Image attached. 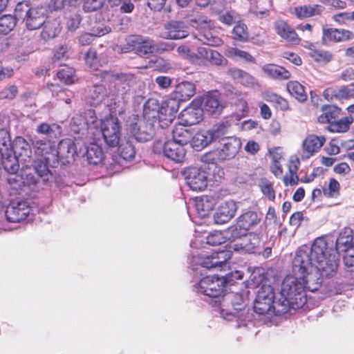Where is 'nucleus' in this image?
I'll use <instances>...</instances> for the list:
<instances>
[{
  "label": "nucleus",
  "instance_id": "21",
  "mask_svg": "<svg viewBox=\"0 0 354 354\" xmlns=\"http://www.w3.org/2000/svg\"><path fill=\"white\" fill-rule=\"evenodd\" d=\"M46 19V10L42 7L33 8L24 20L26 26L29 30L39 28Z\"/></svg>",
  "mask_w": 354,
  "mask_h": 354
},
{
  "label": "nucleus",
  "instance_id": "6",
  "mask_svg": "<svg viewBox=\"0 0 354 354\" xmlns=\"http://www.w3.org/2000/svg\"><path fill=\"white\" fill-rule=\"evenodd\" d=\"M274 293L270 285L263 284L259 288L254 303V310L259 315H264L272 309L274 312Z\"/></svg>",
  "mask_w": 354,
  "mask_h": 354
},
{
  "label": "nucleus",
  "instance_id": "33",
  "mask_svg": "<svg viewBox=\"0 0 354 354\" xmlns=\"http://www.w3.org/2000/svg\"><path fill=\"white\" fill-rule=\"evenodd\" d=\"M262 69L266 75L274 79L288 80L291 77L290 73L288 70L278 65L265 64Z\"/></svg>",
  "mask_w": 354,
  "mask_h": 354
},
{
  "label": "nucleus",
  "instance_id": "9",
  "mask_svg": "<svg viewBox=\"0 0 354 354\" xmlns=\"http://www.w3.org/2000/svg\"><path fill=\"white\" fill-rule=\"evenodd\" d=\"M263 246L261 234L249 233L230 246L235 251L248 254H260Z\"/></svg>",
  "mask_w": 354,
  "mask_h": 354
},
{
  "label": "nucleus",
  "instance_id": "31",
  "mask_svg": "<svg viewBox=\"0 0 354 354\" xmlns=\"http://www.w3.org/2000/svg\"><path fill=\"white\" fill-rule=\"evenodd\" d=\"M161 106L158 100L154 98L149 99L143 106V120L147 122H153L156 124Z\"/></svg>",
  "mask_w": 354,
  "mask_h": 354
},
{
  "label": "nucleus",
  "instance_id": "55",
  "mask_svg": "<svg viewBox=\"0 0 354 354\" xmlns=\"http://www.w3.org/2000/svg\"><path fill=\"white\" fill-rule=\"evenodd\" d=\"M227 125L224 123L218 124L210 129L208 132L212 136V142L221 139L225 138L227 134Z\"/></svg>",
  "mask_w": 354,
  "mask_h": 354
},
{
  "label": "nucleus",
  "instance_id": "34",
  "mask_svg": "<svg viewBox=\"0 0 354 354\" xmlns=\"http://www.w3.org/2000/svg\"><path fill=\"white\" fill-rule=\"evenodd\" d=\"M324 10L321 5H304L295 8V14L298 18L304 19L320 15Z\"/></svg>",
  "mask_w": 354,
  "mask_h": 354
},
{
  "label": "nucleus",
  "instance_id": "30",
  "mask_svg": "<svg viewBox=\"0 0 354 354\" xmlns=\"http://www.w3.org/2000/svg\"><path fill=\"white\" fill-rule=\"evenodd\" d=\"M216 205V200L214 197L203 196L197 198L195 201V208L201 218L207 216Z\"/></svg>",
  "mask_w": 354,
  "mask_h": 354
},
{
  "label": "nucleus",
  "instance_id": "13",
  "mask_svg": "<svg viewBox=\"0 0 354 354\" xmlns=\"http://www.w3.org/2000/svg\"><path fill=\"white\" fill-rule=\"evenodd\" d=\"M184 176L187 185L193 191L201 192L207 187V176L203 170L196 167H189L185 170Z\"/></svg>",
  "mask_w": 354,
  "mask_h": 354
},
{
  "label": "nucleus",
  "instance_id": "10",
  "mask_svg": "<svg viewBox=\"0 0 354 354\" xmlns=\"http://www.w3.org/2000/svg\"><path fill=\"white\" fill-rule=\"evenodd\" d=\"M161 149L165 156L175 162H183L185 158V146L176 142L167 140L163 145L159 142L154 145L153 150L156 153H160Z\"/></svg>",
  "mask_w": 354,
  "mask_h": 354
},
{
  "label": "nucleus",
  "instance_id": "19",
  "mask_svg": "<svg viewBox=\"0 0 354 354\" xmlns=\"http://www.w3.org/2000/svg\"><path fill=\"white\" fill-rule=\"evenodd\" d=\"M238 207L234 201L222 203L214 214V220L216 224H224L229 222L235 215Z\"/></svg>",
  "mask_w": 354,
  "mask_h": 354
},
{
  "label": "nucleus",
  "instance_id": "37",
  "mask_svg": "<svg viewBox=\"0 0 354 354\" xmlns=\"http://www.w3.org/2000/svg\"><path fill=\"white\" fill-rule=\"evenodd\" d=\"M1 164L6 171L9 174L17 173L19 170V158L15 155H12L11 151L1 153Z\"/></svg>",
  "mask_w": 354,
  "mask_h": 354
},
{
  "label": "nucleus",
  "instance_id": "43",
  "mask_svg": "<svg viewBox=\"0 0 354 354\" xmlns=\"http://www.w3.org/2000/svg\"><path fill=\"white\" fill-rule=\"evenodd\" d=\"M354 118L352 116H346L339 120H335L328 124L327 129L331 132L343 133L348 130L350 125L353 122Z\"/></svg>",
  "mask_w": 354,
  "mask_h": 354
},
{
  "label": "nucleus",
  "instance_id": "18",
  "mask_svg": "<svg viewBox=\"0 0 354 354\" xmlns=\"http://www.w3.org/2000/svg\"><path fill=\"white\" fill-rule=\"evenodd\" d=\"M325 142L326 138L323 136L308 135L302 142L301 158L302 160L308 159L322 148Z\"/></svg>",
  "mask_w": 354,
  "mask_h": 354
},
{
  "label": "nucleus",
  "instance_id": "41",
  "mask_svg": "<svg viewBox=\"0 0 354 354\" xmlns=\"http://www.w3.org/2000/svg\"><path fill=\"white\" fill-rule=\"evenodd\" d=\"M204 109L211 114H218L223 109L218 96L216 93L206 95L204 100Z\"/></svg>",
  "mask_w": 354,
  "mask_h": 354
},
{
  "label": "nucleus",
  "instance_id": "22",
  "mask_svg": "<svg viewBox=\"0 0 354 354\" xmlns=\"http://www.w3.org/2000/svg\"><path fill=\"white\" fill-rule=\"evenodd\" d=\"M203 113L201 108L190 106L181 111L180 119L184 126H192L202 120Z\"/></svg>",
  "mask_w": 354,
  "mask_h": 354
},
{
  "label": "nucleus",
  "instance_id": "26",
  "mask_svg": "<svg viewBox=\"0 0 354 354\" xmlns=\"http://www.w3.org/2000/svg\"><path fill=\"white\" fill-rule=\"evenodd\" d=\"M196 91L195 85L190 82H182L177 84L174 91V100L179 104L180 101H186L190 99ZM172 100V98L171 99Z\"/></svg>",
  "mask_w": 354,
  "mask_h": 354
},
{
  "label": "nucleus",
  "instance_id": "24",
  "mask_svg": "<svg viewBox=\"0 0 354 354\" xmlns=\"http://www.w3.org/2000/svg\"><path fill=\"white\" fill-rule=\"evenodd\" d=\"M75 153V144L71 140H61L56 148L57 164L59 160H66L69 162L71 159H73Z\"/></svg>",
  "mask_w": 354,
  "mask_h": 354
},
{
  "label": "nucleus",
  "instance_id": "47",
  "mask_svg": "<svg viewBox=\"0 0 354 354\" xmlns=\"http://www.w3.org/2000/svg\"><path fill=\"white\" fill-rule=\"evenodd\" d=\"M120 156L125 160H132L136 155V149L129 140L120 143L118 147Z\"/></svg>",
  "mask_w": 354,
  "mask_h": 354
},
{
  "label": "nucleus",
  "instance_id": "59",
  "mask_svg": "<svg viewBox=\"0 0 354 354\" xmlns=\"http://www.w3.org/2000/svg\"><path fill=\"white\" fill-rule=\"evenodd\" d=\"M6 180L10 188L15 190L20 189L23 184H26L24 178L21 176V173L20 176L17 175V173L9 174Z\"/></svg>",
  "mask_w": 354,
  "mask_h": 354
},
{
  "label": "nucleus",
  "instance_id": "40",
  "mask_svg": "<svg viewBox=\"0 0 354 354\" xmlns=\"http://www.w3.org/2000/svg\"><path fill=\"white\" fill-rule=\"evenodd\" d=\"M212 142V136L208 131L196 133L192 139V146L196 151H200Z\"/></svg>",
  "mask_w": 354,
  "mask_h": 354
},
{
  "label": "nucleus",
  "instance_id": "23",
  "mask_svg": "<svg viewBox=\"0 0 354 354\" xmlns=\"http://www.w3.org/2000/svg\"><path fill=\"white\" fill-rule=\"evenodd\" d=\"M277 33L286 41L292 44H299L300 39L295 31L284 21L279 20L274 23Z\"/></svg>",
  "mask_w": 354,
  "mask_h": 354
},
{
  "label": "nucleus",
  "instance_id": "52",
  "mask_svg": "<svg viewBox=\"0 0 354 354\" xmlns=\"http://www.w3.org/2000/svg\"><path fill=\"white\" fill-rule=\"evenodd\" d=\"M57 75L58 78L66 84H71L75 82V70L68 66L59 70Z\"/></svg>",
  "mask_w": 354,
  "mask_h": 354
},
{
  "label": "nucleus",
  "instance_id": "38",
  "mask_svg": "<svg viewBox=\"0 0 354 354\" xmlns=\"http://www.w3.org/2000/svg\"><path fill=\"white\" fill-rule=\"evenodd\" d=\"M185 127L183 124L176 125L172 131L173 139L170 141L176 142L183 146L187 145L192 138V134Z\"/></svg>",
  "mask_w": 354,
  "mask_h": 354
},
{
  "label": "nucleus",
  "instance_id": "60",
  "mask_svg": "<svg viewBox=\"0 0 354 354\" xmlns=\"http://www.w3.org/2000/svg\"><path fill=\"white\" fill-rule=\"evenodd\" d=\"M207 61L218 66H225L227 64V60L218 51L214 50L210 53Z\"/></svg>",
  "mask_w": 354,
  "mask_h": 354
},
{
  "label": "nucleus",
  "instance_id": "15",
  "mask_svg": "<svg viewBox=\"0 0 354 354\" xmlns=\"http://www.w3.org/2000/svg\"><path fill=\"white\" fill-rule=\"evenodd\" d=\"M179 104L176 100H168L164 102L157 118L156 123L162 129L168 127L176 117L178 111Z\"/></svg>",
  "mask_w": 354,
  "mask_h": 354
},
{
  "label": "nucleus",
  "instance_id": "45",
  "mask_svg": "<svg viewBox=\"0 0 354 354\" xmlns=\"http://www.w3.org/2000/svg\"><path fill=\"white\" fill-rule=\"evenodd\" d=\"M299 165V158H296L295 160H291L290 165L289 166V176L286 175L283 176V181L285 185H295L298 183L299 178L297 175V171L298 170Z\"/></svg>",
  "mask_w": 354,
  "mask_h": 354
},
{
  "label": "nucleus",
  "instance_id": "32",
  "mask_svg": "<svg viewBox=\"0 0 354 354\" xmlns=\"http://www.w3.org/2000/svg\"><path fill=\"white\" fill-rule=\"evenodd\" d=\"M42 26L44 28L41 32V37L45 41L55 38L61 30L60 23L57 19L45 20Z\"/></svg>",
  "mask_w": 354,
  "mask_h": 354
},
{
  "label": "nucleus",
  "instance_id": "35",
  "mask_svg": "<svg viewBox=\"0 0 354 354\" xmlns=\"http://www.w3.org/2000/svg\"><path fill=\"white\" fill-rule=\"evenodd\" d=\"M322 113L318 117L319 123L330 124L339 115L341 109L335 105H324L322 108Z\"/></svg>",
  "mask_w": 354,
  "mask_h": 354
},
{
  "label": "nucleus",
  "instance_id": "4",
  "mask_svg": "<svg viewBox=\"0 0 354 354\" xmlns=\"http://www.w3.org/2000/svg\"><path fill=\"white\" fill-rule=\"evenodd\" d=\"M222 148L216 149L206 153L202 160L204 162L216 163L233 158L241 147V142L236 137H227L223 139Z\"/></svg>",
  "mask_w": 354,
  "mask_h": 354
},
{
  "label": "nucleus",
  "instance_id": "61",
  "mask_svg": "<svg viewBox=\"0 0 354 354\" xmlns=\"http://www.w3.org/2000/svg\"><path fill=\"white\" fill-rule=\"evenodd\" d=\"M207 243L210 245H219L225 243V237L221 232L216 231L210 233L206 238Z\"/></svg>",
  "mask_w": 354,
  "mask_h": 354
},
{
  "label": "nucleus",
  "instance_id": "51",
  "mask_svg": "<svg viewBox=\"0 0 354 354\" xmlns=\"http://www.w3.org/2000/svg\"><path fill=\"white\" fill-rule=\"evenodd\" d=\"M32 8L28 1L19 2L15 6L14 17L24 21Z\"/></svg>",
  "mask_w": 354,
  "mask_h": 354
},
{
  "label": "nucleus",
  "instance_id": "39",
  "mask_svg": "<svg viewBox=\"0 0 354 354\" xmlns=\"http://www.w3.org/2000/svg\"><path fill=\"white\" fill-rule=\"evenodd\" d=\"M106 95V89L102 84H94L87 91V98L91 105L98 104Z\"/></svg>",
  "mask_w": 354,
  "mask_h": 354
},
{
  "label": "nucleus",
  "instance_id": "3",
  "mask_svg": "<svg viewBox=\"0 0 354 354\" xmlns=\"http://www.w3.org/2000/svg\"><path fill=\"white\" fill-rule=\"evenodd\" d=\"M21 171L22 178L28 185H35L41 181L45 184L51 176L48 166L41 159L22 163Z\"/></svg>",
  "mask_w": 354,
  "mask_h": 354
},
{
  "label": "nucleus",
  "instance_id": "49",
  "mask_svg": "<svg viewBox=\"0 0 354 354\" xmlns=\"http://www.w3.org/2000/svg\"><path fill=\"white\" fill-rule=\"evenodd\" d=\"M313 44L310 45V53L309 55L317 62L320 63H328L333 59L332 54L326 50H319L315 48H312Z\"/></svg>",
  "mask_w": 354,
  "mask_h": 354
},
{
  "label": "nucleus",
  "instance_id": "46",
  "mask_svg": "<svg viewBox=\"0 0 354 354\" xmlns=\"http://www.w3.org/2000/svg\"><path fill=\"white\" fill-rule=\"evenodd\" d=\"M224 54L225 56L230 58H239L249 63H254V58L248 52L239 50L236 48L228 47L225 51Z\"/></svg>",
  "mask_w": 354,
  "mask_h": 354
},
{
  "label": "nucleus",
  "instance_id": "5",
  "mask_svg": "<svg viewBox=\"0 0 354 354\" xmlns=\"http://www.w3.org/2000/svg\"><path fill=\"white\" fill-rule=\"evenodd\" d=\"M350 233V230H345L344 232L339 234L335 241L332 237H319L315 239H322L327 243V248L324 252V257L322 259L324 261H326V259L330 258V256L333 255L335 258L337 268H338V254L340 253L345 254L347 250L351 247L354 243L352 241L353 238Z\"/></svg>",
  "mask_w": 354,
  "mask_h": 354
},
{
  "label": "nucleus",
  "instance_id": "11",
  "mask_svg": "<svg viewBox=\"0 0 354 354\" xmlns=\"http://www.w3.org/2000/svg\"><path fill=\"white\" fill-rule=\"evenodd\" d=\"M32 145L35 153L43 158L41 160L47 166H56V147L54 142L47 139L35 138L32 140Z\"/></svg>",
  "mask_w": 354,
  "mask_h": 354
},
{
  "label": "nucleus",
  "instance_id": "12",
  "mask_svg": "<svg viewBox=\"0 0 354 354\" xmlns=\"http://www.w3.org/2000/svg\"><path fill=\"white\" fill-rule=\"evenodd\" d=\"M189 35V26L183 21L170 20L164 24L161 37L166 39H181Z\"/></svg>",
  "mask_w": 354,
  "mask_h": 354
},
{
  "label": "nucleus",
  "instance_id": "64",
  "mask_svg": "<svg viewBox=\"0 0 354 354\" xmlns=\"http://www.w3.org/2000/svg\"><path fill=\"white\" fill-rule=\"evenodd\" d=\"M177 52L179 55L184 58L189 59L192 61H195L198 57L196 53H195L189 46L184 44L178 47Z\"/></svg>",
  "mask_w": 354,
  "mask_h": 354
},
{
  "label": "nucleus",
  "instance_id": "7",
  "mask_svg": "<svg viewBox=\"0 0 354 354\" xmlns=\"http://www.w3.org/2000/svg\"><path fill=\"white\" fill-rule=\"evenodd\" d=\"M194 23L197 24L196 28L198 30V33L196 36L198 41L209 46H216L221 44V39L214 34L215 27L211 20L199 18L195 19Z\"/></svg>",
  "mask_w": 354,
  "mask_h": 354
},
{
  "label": "nucleus",
  "instance_id": "14",
  "mask_svg": "<svg viewBox=\"0 0 354 354\" xmlns=\"http://www.w3.org/2000/svg\"><path fill=\"white\" fill-rule=\"evenodd\" d=\"M231 251L221 250L213 252L210 255L202 257L198 263L207 269L218 268L223 270L226 262L231 258Z\"/></svg>",
  "mask_w": 354,
  "mask_h": 354
},
{
  "label": "nucleus",
  "instance_id": "1",
  "mask_svg": "<svg viewBox=\"0 0 354 354\" xmlns=\"http://www.w3.org/2000/svg\"><path fill=\"white\" fill-rule=\"evenodd\" d=\"M327 243L322 239L315 240L311 248L298 249L292 261L293 275L286 276L281 283L280 297L276 300L274 313H286L290 308L298 309L306 304V290L315 292L322 284L321 276L332 277L337 272L334 256L323 261Z\"/></svg>",
  "mask_w": 354,
  "mask_h": 354
},
{
  "label": "nucleus",
  "instance_id": "42",
  "mask_svg": "<svg viewBox=\"0 0 354 354\" xmlns=\"http://www.w3.org/2000/svg\"><path fill=\"white\" fill-rule=\"evenodd\" d=\"M85 156L88 162L91 165H97L104 158V153L102 148L96 144H91L86 147Z\"/></svg>",
  "mask_w": 354,
  "mask_h": 354
},
{
  "label": "nucleus",
  "instance_id": "25",
  "mask_svg": "<svg viewBox=\"0 0 354 354\" xmlns=\"http://www.w3.org/2000/svg\"><path fill=\"white\" fill-rule=\"evenodd\" d=\"M131 41L135 44V50L140 56L156 53V44L149 37H137Z\"/></svg>",
  "mask_w": 354,
  "mask_h": 354
},
{
  "label": "nucleus",
  "instance_id": "57",
  "mask_svg": "<svg viewBox=\"0 0 354 354\" xmlns=\"http://www.w3.org/2000/svg\"><path fill=\"white\" fill-rule=\"evenodd\" d=\"M111 6H119L120 12L122 13H131L134 10V4L131 0H110Z\"/></svg>",
  "mask_w": 354,
  "mask_h": 354
},
{
  "label": "nucleus",
  "instance_id": "62",
  "mask_svg": "<svg viewBox=\"0 0 354 354\" xmlns=\"http://www.w3.org/2000/svg\"><path fill=\"white\" fill-rule=\"evenodd\" d=\"M59 127L55 124L50 125L48 123L43 122L37 126L36 131L40 134L51 136L54 132L55 133L56 130L59 131Z\"/></svg>",
  "mask_w": 354,
  "mask_h": 354
},
{
  "label": "nucleus",
  "instance_id": "48",
  "mask_svg": "<svg viewBox=\"0 0 354 354\" xmlns=\"http://www.w3.org/2000/svg\"><path fill=\"white\" fill-rule=\"evenodd\" d=\"M231 74L235 80L241 84L250 86L254 84V78L249 73L238 68L231 70Z\"/></svg>",
  "mask_w": 354,
  "mask_h": 354
},
{
  "label": "nucleus",
  "instance_id": "17",
  "mask_svg": "<svg viewBox=\"0 0 354 354\" xmlns=\"http://www.w3.org/2000/svg\"><path fill=\"white\" fill-rule=\"evenodd\" d=\"M30 212V207L25 201L12 203L7 207L4 216L9 222L17 223L26 218Z\"/></svg>",
  "mask_w": 354,
  "mask_h": 354
},
{
  "label": "nucleus",
  "instance_id": "44",
  "mask_svg": "<svg viewBox=\"0 0 354 354\" xmlns=\"http://www.w3.org/2000/svg\"><path fill=\"white\" fill-rule=\"evenodd\" d=\"M287 90L292 97L300 102H304L307 99V95L304 86L297 81H290L288 82Z\"/></svg>",
  "mask_w": 354,
  "mask_h": 354
},
{
  "label": "nucleus",
  "instance_id": "2",
  "mask_svg": "<svg viewBox=\"0 0 354 354\" xmlns=\"http://www.w3.org/2000/svg\"><path fill=\"white\" fill-rule=\"evenodd\" d=\"M241 274L236 271L231 277H218L217 276H207L200 280L194 286V291L209 297L215 298V303L220 301L223 297L227 285L233 284L234 279H241Z\"/></svg>",
  "mask_w": 354,
  "mask_h": 354
},
{
  "label": "nucleus",
  "instance_id": "28",
  "mask_svg": "<svg viewBox=\"0 0 354 354\" xmlns=\"http://www.w3.org/2000/svg\"><path fill=\"white\" fill-rule=\"evenodd\" d=\"M353 36V33L347 30L329 28L324 30L322 39L324 42H339L351 39Z\"/></svg>",
  "mask_w": 354,
  "mask_h": 354
},
{
  "label": "nucleus",
  "instance_id": "63",
  "mask_svg": "<svg viewBox=\"0 0 354 354\" xmlns=\"http://www.w3.org/2000/svg\"><path fill=\"white\" fill-rule=\"evenodd\" d=\"M11 145L9 133L7 131L0 130V153L10 151L9 147Z\"/></svg>",
  "mask_w": 354,
  "mask_h": 354
},
{
  "label": "nucleus",
  "instance_id": "29",
  "mask_svg": "<svg viewBox=\"0 0 354 354\" xmlns=\"http://www.w3.org/2000/svg\"><path fill=\"white\" fill-rule=\"evenodd\" d=\"M261 220V217L258 212L248 211L237 218V226L247 231L257 226Z\"/></svg>",
  "mask_w": 354,
  "mask_h": 354
},
{
  "label": "nucleus",
  "instance_id": "56",
  "mask_svg": "<svg viewBox=\"0 0 354 354\" xmlns=\"http://www.w3.org/2000/svg\"><path fill=\"white\" fill-rule=\"evenodd\" d=\"M259 186L265 196L271 201L274 200L275 193L270 181L266 178H261L259 181Z\"/></svg>",
  "mask_w": 354,
  "mask_h": 354
},
{
  "label": "nucleus",
  "instance_id": "58",
  "mask_svg": "<svg viewBox=\"0 0 354 354\" xmlns=\"http://www.w3.org/2000/svg\"><path fill=\"white\" fill-rule=\"evenodd\" d=\"M248 28L245 24L239 22L233 29L234 38L240 41H245L248 38Z\"/></svg>",
  "mask_w": 354,
  "mask_h": 354
},
{
  "label": "nucleus",
  "instance_id": "20",
  "mask_svg": "<svg viewBox=\"0 0 354 354\" xmlns=\"http://www.w3.org/2000/svg\"><path fill=\"white\" fill-rule=\"evenodd\" d=\"M14 155L19 158L21 164L30 162L32 156V150L29 143L24 138L16 137L12 144Z\"/></svg>",
  "mask_w": 354,
  "mask_h": 354
},
{
  "label": "nucleus",
  "instance_id": "27",
  "mask_svg": "<svg viewBox=\"0 0 354 354\" xmlns=\"http://www.w3.org/2000/svg\"><path fill=\"white\" fill-rule=\"evenodd\" d=\"M133 82V77L129 74H120L115 77V88L124 100L128 98L130 87Z\"/></svg>",
  "mask_w": 354,
  "mask_h": 354
},
{
  "label": "nucleus",
  "instance_id": "53",
  "mask_svg": "<svg viewBox=\"0 0 354 354\" xmlns=\"http://www.w3.org/2000/svg\"><path fill=\"white\" fill-rule=\"evenodd\" d=\"M150 62L151 67L162 73H168L172 69L171 63L162 57H156L154 60L151 59Z\"/></svg>",
  "mask_w": 354,
  "mask_h": 354
},
{
  "label": "nucleus",
  "instance_id": "50",
  "mask_svg": "<svg viewBox=\"0 0 354 354\" xmlns=\"http://www.w3.org/2000/svg\"><path fill=\"white\" fill-rule=\"evenodd\" d=\"M17 20L11 15H5L0 18V32L8 34L15 27Z\"/></svg>",
  "mask_w": 354,
  "mask_h": 354
},
{
  "label": "nucleus",
  "instance_id": "54",
  "mask_svg": "<svg viewBox=\"0 0 354 354\" xmlns=\"http://www.w3.org/2000/svg\"><path fill=\"white\" fill-rule=\"evenodd\" d=\"M340 185L335 178H330L327 187L323 189L324 194L330 198H336L339 195Z\"/></svg>",
  "mask_w": 354,
  "mask_h": 354
},
{
  "label": "nucleus",
  "instance_id": "36",
  "mask_svg": "<svg viewBox=\"0 0 354 354\" xmlns=\"http://www.w3.org/2000/svg\"><path fill=\"white\" fill-rule=\"evenodd\" d=\"M324 95L326 99L333 100H347L352 98L351 88L346 86H342L339 88H328L324 92Z\"/></svg>",
  "mask_w": 354,
  "mask_h": 354
},
{
  "label": "nucleus",
  "instance_id": "8",
  "mask_svg": "<svg viewBox=\"0 0 354 354\" xmlns=\"http://www.w3.org/2000/svg\"><path fill=\"white\" fill-rule=\"evenodd\" d=\"M101 131L104 141L109 146H118L120 142V131L117 117L110 115L105 118L101 123Z\"/></svg>",
  "mask_w": 354,
  "mask_h": 354
},
{
  "label": "nucleus",
  "instance_id": "16",
  "mask_svg": "<svg viewBox=\"0 0 354 354\" xmlns=\"http://www.w3.org/2000/svg\"><path fill=\"white\" fill-rule=\"evenodd\" d=\"M155 124L153 122L139 120L130 125V132L139 142L149 141L154 133Z\"/></svg>",
  "mask_w": 354,
  "mask_h": 354
}]
</instances>
